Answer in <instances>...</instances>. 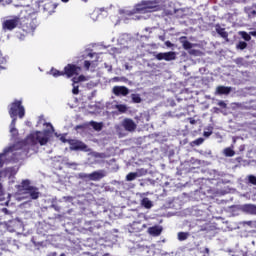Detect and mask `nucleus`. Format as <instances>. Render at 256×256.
<instances>
[{
	"label": "nucleus",
	"instance_id": "nucleus-1",
	"mask_svg": "<svg viewBox=\"0 0 256 256\" xmlns=\"http://www.w3.org/2000/svg\"><path fill=\"white\" fill-rule=\"evenodd\" d=\"M43 125L46 127V130L31 133L24 141L22 148L21 144H14L5 148L3 153H0V169L5 165V161H19V159H23L29 153L30 155L37 153L39 145L43 146L49 143L48 133L55 132V128H53L51 123L44 122Z\"/></svg>",
	"mask_w": 256,
	"mask_h": 256
},
{
	"label": "nucleus",
	"instance_id": "nucleus-2",
	"mask_svg": "<svg viewBox=\"0 0 256 256\" xmlns=\"http://www.w3.org/2000/svg\"><path fill=\"white\" fill-rule=\"evenodd\" d=\"M166 0H144L140 4L136 5L135 15L132 19L141 21L148 19L149 13H155L156 11H163L165 9Z\"/></svg>",
	"mask_w": 256,
	"mask_h": 256
},
{
	"label": "nucleus",
	"instance_id": "nucleus-3",
	"mask_svg": "<svg viewBox=\"0 0 256 256\" xmlns=\"http://www.w3.org/2000/svg\"><path fill=\"white\" fill-rule=\"evenodd\" d=\"M23 193L17 196V201H23L24 199H39V188L31 186V181L23 180L21 183Z\"/></svg>",
	"mask_w": 256,
	"mask_h": 256
},
{
	"label": "nucleus",
	"instance_id": "nucleus-4",
	"mask_svg": "<svg viewBox=\"0 0 256 256\" xmlns=\"http://www.w3.org/2000/svg\"><path fill=\"white\" fill-rule=\"evenodd\" d=\"M23 102L21 100H16L9 106V115L11 119H16L17 121V115L19 119H23L25 117V107L22 104Z\"/></svg>",
	"mask_w": 256,
	"mask_h": 256
},
{
	"label": "nucleus",
	"instance_id": "nucleus-5",
	"mask_svg": "<svg viewBox=\"0 0 256 256\" xmlns=\"http://www.w3.org/2000/svg\"><path fill=\"white\" fill-rule=\"evenodd\" d=\"M155 59L157 61H175L177 59V53L175 52H160L154 53Z\"/></svg>",
	"mask_w": 256,
	"mask_h": 256
},
{
	"label": "nucleus",
	"instance_id": "nucleus-6",
	"mask_svg": "<svg viewBox=\"0 0 256 256\" xmlns=\"http://www.w3.org/2000/svg\"><path fill=\"white\" fill-rule=\"evenodd\" d=\"M81 73V67L73 64H68L64 68V75H67V77H73V75H79Z\"/></svg>",
	"mask_w": 256,
	"mask_h": 256
},
{
	"label": "nucleus",
	"instance_id": "nucleus-7",
	"mask_svg": "<svg viewBox=\"0 0 256 256\" xmlns=\"http://www.w3.org/2000/svg\"><path fill=\"white\" fill-rule=\"evenodd\" d=\"M19 25V18L8 19L3 22L2 29L4 31H13Z\"/></svg>",
	"mask_w": 256,
	"mask_h": 256
},
{
	"label": "nucleus",
	"instance_id": "nucleus-8",
	"mask_svg": "<svg viewBox=\"0 0 256 256\" xmlns=\"http://www.w3.org/2000/svg\"><path fill=\"white\" fill-rule=\"evenodd\" d=\"M112 92L116 97H127L129 95V88L125 86H114Z\"/></svg>",
	"mask_w": 256,
	"mask_h": 256
},
{
	"label": "nucleus",
	"instance_id": "nucleus-9",
	"mask_svg": "<svg viewBox=\"0 0 256 256\" xmlns=\"http://www.w3.org/2000/svg\"><path fill=\"white\" fill-rule=\"evenodd\" d=\"M122 126L124 127L125 131L132 132L137 129V124L132 119L126 118L122 122Z\"/></svg>",
	"mask_w": 256,
	"mask_h": 256
},
{
	"label": "nucleus",
	"instance_id": "nucleus-10",
	"mask_svg": "<svg viewBox=\"0 0 256 256\" xmlns=\"http://www.w3.org/2000/svg\"><path fill=\"white\" fill-rule=\"evenodd\" d=\"M17 175V169L10 167L6 168L4 171L0 172V178L1 177H8V179H13Z\"/></svg>",
	"mask_w": 256,
	"mask_h": 256
},
{
	"label": "nucleus",
	"instance_id": "nucleus-11",
	"mask_svg": "<svg viewBox=\"0 0 256 256\" xmlns=\"http://www.w3.org/2000/svg\"><path fill=\"white\" fill-rule=\"evenodd\" d=\"M70 149L72 151H87V144L81 141H75L71 144Z\"/></svg>",
	"mask_w": 256,
	"mask_h": 256
},
{
	"label": "nucleus",
	"instance_id": "nucleus-12",
	"mask_svg": "<svg viewBox=\"0 0 256 256\" xmlns=\"http://www.w3.org/2000/svg\"><path fill=\"white\" fill-rule=\"evenodd\" d=\"M105 177V171H94L89 174V181H101Z\"/></svg>",
	"mask_w": 256,
	"mask_h": 256
},
{
	"label": "nucleus",
	"instance_id": "nucleus-13",
	"mask_svg": "<svg viewBox=\"0 0 256 256\" xmlns=\"http://www.w3.org/2000/svg\"><path fill=\"white\" fill-rule=\"evenodd\" d=\"M11 195L3 193V185L0 183V205H9Z\"/></svg>",
	"mask_w": 256,
	"mask_h": 256
},
{
	"label": "nucleus",
	"instance_id": "nucleus-14",
	"mask_svg": "<svg viewBox=\"0 0 256 256\" xmlns=\"http://www.w3.org/2000/svg\"><path fill=\"white\" fill-rule=\"evenodd\" d=\"M149 235H152L153 237H159L161 233H163V227L162 226H152L148 228Z\"/></svg>",
	"mask_w": 256,
	"mask_h": 256
},
{
	"label": "nucleus",
	"instance_id": "nucleus-15",
	"mask_svg": "<svg viewBox=\"0 0 256 256\" xmlns=\"http://www.w3.org/2000/svg\"><path fill=\"white\" fill-rule=\"evenodd\" d=\"M233 91V88L227 86H218L216 88L215 95H229Z\"/></svg>",
	"mask_w": 256,
	"mask_h": 256
},
{
	"label": "nucleus",
	"instance_id": "nucleus-16",
	"mask_svg": "<svg viewBox=\"0 0 256 256\" xmlns=\"http://www.w3.org/2000/svg\"><path fill=\"white\" fill-rule=\"evenodd\" d=\"M242 211L248 213V215H256V205L246 204L242 206Z\"/></svg>",
	"mask_w": 256,
	"mask_h": 256
},
{
	"label": "nucleus",
	"instance_id": "nucleus-17",
	"mask_svg": "<svg viewBox=\"0 0 256 256\" xmlns=\"http://www.w3.org/2000/svg\"><path fill=\"white\" fill-rule=\"evenodd\" d=\"M39 26V21H37V19L36 18H34V19H32L31 21H30V23H28L27 25H26V27H27V32L28 33H34V31L37 29V27Z\"/></svg>",
	"mask_w": 256,
	"mask_h": 256
},
{
	"label": "nucleus",
	"instance_id": "nucleus-18",
	"mask_svg": "<svg viewBox=\"0 0 256 256\" xmlns=\"http://www.w3.org/2000/svg\"><path fill=\"white\" fill-rule=\"evenodd\" d=\"M16 123H17V120L14 118L11 121L10 126H9L10 133H11L12 137H17V135H19V130H17V128L15 127Z\"/></svg>",
	"mask_w": 256,
	"mask_h": 256
},
{
	"label": "nucleus",
	"instance_id": "nucleus-19",
	"mask_svg": "<svg viewBox=\"0 0 256 256\" xmlns=\"http://www.w3.org/2000/svg\"><path fill=\"white\" fill-rule=\"evenodd\" d=\"M24 199L27 200L19 205L20 209H31V206L33 205V201H31L32 198L28 197ZM24 199L22 201H24Z\"/></svg>",
	"mask_w": 256,
	"mask_h": 256
},
{
	"label": "nucleus",
	"instance_id": "nucleus-20",
	"mask_svg": "<svg viewBox=\"0 0 256 256\" xmlns=\"http://www.w3.org/2000/svg\"><path fill=\"white\" fill-rule=\"evenodd\" d=\"M187 37L183 36L180 38V43H182V46L184 49L188 50V49H193V44L189 41L186 40Z\"/></svg>",
	"mask_w": 256,
	"mask_h": 256
},
{
	"label": "nucleus",
	"instance_id": "nucleus-21",
	"mask_svg": "<svg viewBox=\"0 0 256 256\" xmlns=\"http://www.w3.org/2000/svg\"><path fill=\"white\" fill-rule=\"evenodd\" d=\"M141 205L145 209H151L153 207V201H151L149 198H143L141 200Z\"/></svg>",
	"mask_w": 256,
	"mask_h": 256
},
{
	"label": "nucleus",
	"instance_id": "nucleus-22",
	"mask_svg": "<svg viewBox=\"0 0 256 256\" xmlns=\"http://www.w3.org/2000/svg\"><path fill=\"white\" fill-rule=\"evenodd\" d=\"M191 237V234L189 232H178L177 239L178 241H187Z\"/></svg>",
	"mask_w": 256,
	"mask_h": 256
},
{
	"label": "nucleus",
	"instance_id": "nucleus-23",
	"mask_svg": "<svg viewBox=\"0 0 256 256\" xmlns=\"http://www.w3.org/2000/svg\"><path fill=\"white\" fill-rule=\"evenodd\" d=\"M90 126L93 127L94 131H101L103 129V122L91 121Z\"/></svg>",
	"mask_w": 256,
	"mask_h": 256
},
{
	"label": "nucleus",
	"instance_id": "nucleus-24",
	"mask_svg": "<svg viewBox=\"0 0 256 256\" xmlns=\"http://www.w3.org/2000/svg\"><path fill=\"white\" fill-rule=\"evenodd\" d=\"M216 32L218 33V35H220V37H222V39H227V37H229V34L227 33V31H225L224 28L217 27Z\"/></svg>",
	"mask_w": 256,
	"mask_h": 256
},
{
	"label": "nucleus",
	"instance_id": "nucleus-25",
	"mask_svg": "<svg viewBox=\"0 0 256 256\" xmlns=\"http://www.w3.org/2000/svg\"><path fill=\"white\" fill-rule=\"evenodd\" d=\"M137 177H141V175L138 174V172H130L126 176V181H135V179H137Z\"/></svg>",
	"mask_w": 256,
	"mask_h": 256
},
{
	"label": "nucleus",
	"instance_id": "nucleus-26",
	"mask_svg": "<svg viewBox=\"0 0 256 256\" xmlns=\"http://www.w3.org/2000/svg\"><path fill=\"white\" fill-rule=\"evenodd\" d=\"M74 200L73 196H64L58 200V203H73Z\"/></svg>",
	"mask_w": 256,
	"mask_h": 256
},
{
	"label": "nucleus",
	"instance_id": "nucleus-27",
	"mask_svg": "<svg viewBox=\"0 0 256 256\" xmlns=\"http://www.w3.org/2000/svg\"><path fill=\"white\" fill-rule=\"evenodd\" d=\"M103 11H105V8H97V9H95L94 12L92 13L93 21H97V16L99 15V13H103Z\"/></svg>",
	"mask_w": 256,
	"mask_h": 256
},
{
	"label": "nucleus",
	"instance_id": "nucleus-28",
	"mask_svg": "<svg viewBox=\"0 0 256 256\" xmlns=\"http://www.w3.org/2000/svg\"><path fill=\"white\" fill-rule=\"evenodd\" d=\"M131 99L133 103H141L143 99H141V95L139 94H131Z\"/></svg>",
	"mask_w": 256,
	"mask_h": 256
},
{
	"label": "nucleus",
	"instance_id": "nucleus-29",
	"mask_svg": "<svg viewBox=\"0 0 256 256\" xmlns=\"http://www.w3.org/2000/svg\"><path fill=\"white\" fill-rule=\"evenodd\" d=\"M224 155L226 157H234L235 156V151H233V149H231V148H225L224 149Z\"/></svg>",
	"mask_w": 256,
	"mask_h": 256
},
{
	"label": "nucleus",
	"instance_id": "nucleus-30",
	"mask_svg": "<svg viewBox=\"0 0 256 256\" xmlns=\"http://www.w3.org/2000/svg\"><path fill=\"white\" fill-rule=\"evenodd\" d=\"M72 81L73 83H81L83 81H87V78L84 75H80L78 77H74Z\"/></svg>",
	"mask_w": 256,
	"mask_h": 256
},
{
	"label": "nucleus",
	"instance_id": "nucleus-31",
	"mask_svg": "<svg viewBox=\"0 0 256 256\" xmlns=\"http://www.w3.org/2000/svg\"><path fill=\"white\" fill-rule=\"evenodd\" d=\"M236 49H239L240 51H243L244 49H247V42H245V41H240V42L236 45Z\"/></svg>",
	"mask_w": 256,
	"mask_h": 256
},
{
	"label": "nucleus",
	"instance_id": "nucleus-32",
	"mask_svg": "<svg viewBox=\"0 0 256 256\" xmlns=\"http://www.w3.org/2000/svg\"><path fill=\"white\" fill-rule=\"evenodd\" d=\"M50 73L53 75V77H61V75H65L64 72H61L57 69H51Z\"/></svg>",
	"mask_w": 256,
	"mask_h": 256
},
{
	"label": "nucleus",
	"instance_id": "nucleus-33",
	"mask_svg": "<svg viewBox=\"0 0 256 256\" xmlns=\"http://www.w3.org/2000/svg\"><path fill=\"white\" fill-rule=\"evenodd\" d=\"M116 109L120 113H125L127 111V106L125 104H118V105H116Z\"/></svg>",
	"mask_w": 256,
	"mask_h": 256
},
{
	"label": "nucleus",
	"instance_id": "nucleus-34",
	"mask_svg": "<svg viewBox=\"0 0 256 256\" xmlns=\"http://www.w3.org/2000/svg\"><path fill=\"white\" fill-rule=\"evenodd\" d=\"M240 35L244 41H249L251 39V34L247 32H240Z\"/></svg>",
	"mask_w": 256,
	"mask_h": 256
},
{
	"label": "nucleus",
	"instance_id": "nucleus-35",
	"mask_svg": "<svg viewBox=\"0 0 256 256\" xmlns=\"http://www.w3.org/2000/svg\"><path fill=\"white\" fill-rule=\"evenodd\" d=\"M78 179H84L85 181H90L89 180V174L85 172H81L78 174Z\"/></svg>",
	"mask_w": 256,
	"mask_h": 256
},
{
	"label": "nucleus",
	"instance_id": "nucleus-36",
	"mask_svg": "<svg viewBox=\"0 0 256 256\" xmlns=\"http://www.w3.org/2000/svg\"><path fill=\"white\" fill-rule=\"evenodd\" d=\"M59 203H62V202H59V200H56L52 205V209H55V211H61V206L59 205Z\"/></svg>",
	"mask_w": 256,
	"mask_h": 256
},
{
	"label": "nucleus",
	"instance_id": "nucleus-37",
	"mask_svg": "<svg viewBox=\"0 0 256 256\" xmlns=\"http://www.w3.org/2000/svg\"><path fill=\"white\" fill-rule=\"evenodd\" d=\"M73 95H79V85L77 83L73 82V89H72Z\"/></svg>",
	"mask_w": 256,
	"mask_h": 256
},
{
	"label": "nucleus",
	"instance_id": "nucleus-38",
	"mask_svg": "<svg viewBox=\"0 0 256 256\" xmlns=\"http://www.w3.org/2000/svg\"><path fill=\"white\" fill-rule=\"evenodd\" d=\"M248 183H251V185H256V177L254 175H249Z\"/></svg>",
	"mask_w": 256,
	"mask_h": 256
},
{
	"label": "nucleus",
	"instance_id": "nucleus-39",
	"mask_svg": "<svg viewBox=\"0 0 256 256\" xmlns=\"http://www.w3.org/2000/svg\"><path fill=\"white\" fill-rule=\"evenodd\" d=\"M203 141H205V139L198 138V139L194 140L192 143H193V145H203Z\"/></svg>",
	"mask_w": 256,
	"mask_h": 256
},
{
	"label": "nucleus",
	"instance_id": "nucleus-40",
	"mask_svg": "<svg viewBox=\"0 0 256 256\" xmlns=\"http://www.w3.org/2000/svg\"><path fill=\"white\" fill-rule=\"evenodd\" d=\"M247 13H248L249 17H255L256 16V10L248 9Z\"/></svg>",
	"mask_w": 256,
	"mask_h": 256
},
{
	"label": "nucleus",
	"instance_id": "nucleus-41",
	"mask_svg": "<svg viewBox=\"0 0 256 256\" xmlns=\"http://www.w3.org/2000/svg\"><path fill=\"white\" fill-rule=\"evenodd\" d=\"M84 67H85V69L89 70V67H91V62L89 60H85Z\"/></svg>",
	"mask_w": 256,
	"mask_h": 256
},
{
	"label": "nucleus",
	"instance_id": "nucleus-42",
	"mask_svg": "<svg viewBox=\"0 0 256 256\" xmlns=\"http://www.w3.org/2000/svg\"><path fill=\"white\" fill-rule=\"evenodd\" d=\"M211 135H213V131H204V137H211Z\"/></svg>",
	"mask_w": 256,
	"mask_h": 256
},
{
	"label": "nucleus",
	"instance_id": "nucleus-43",
	"mask_svg": "<svg viewBox=\"0 0 256 256\" xmlns=\"http://www.w3.org/2000/svg\"><path fill=\"white\" fill-rule=\"evenodd\" d=\"M113 53H116V54L123 53V49H121V48H113Z\"/></svg>",
	"mask_w": 256,
	"mask_h": 256
},
{
	"label": "nucleus",
	"instance_id": "nucleus-44",
	"mask_svg": "<svg viewBox=\"0 0 256 256\" xmlns=\"http://www.w3.org/2000/svg\"><path fill=\"white\" fill-rule=\"evenodd\" d=\"M1 211L4 213V215H11V212H9L7 208H2Z\"/></svg>",
	"mask_w": 256,
	"mask_h": 256
},
{
	"label": "nucleus",
	"instance_id": "nucleus-45",
	"mask_svg": "<svg viewBox=\"0 0 256 256\" xmlns=\"http://www.w3.org/2000/svg\"><path fill=\"white\" fill-rule=\"evenodd\" d=\"M189 123L191 125H195V123H197V120L196 119H193V118H189Z\"/></svg>",
	"mask_w": 256,
	"mask_h": 256
},
{
	"label": "nucleus",
	"instance_id": "nucleus-46",
	"mask_svg": "<svg viewBox=\"0 0 256 256\" xmlns=\"http://www.w3.org/2000/svg\"><path fill=\"white\" fill-rule=\"evenodd\" d=\"M219 107H227V104L224 101L218 103Z\"/></svg>",
	"mask_w": 256,
	"mask_h": 256
},
{
	"label": "nucleus",
	"instance_id": "nucleus-47",
	"mask_svg": "<svg viewBox=\"0 0 256 256\" xmlns=\"http://www.w3.org/2000/svg\"><path fill=\"white\" fill-rule=\"evenodd\" d=\"M165 45L166 47H173V43H171V41H166Z\"/></svg>",
	"mask_w": 256,
	"mask_h": 256
},
{
	"label": "nucleus",
	"instance_id": "nucleus-48",
	"mask_svg": "<svg viewBox=\"0 0 256 256\" xmlns=\"http://www.w3.org/2000/svg\"><path fill=\"white\" fill-rule=\"evenodd\" d=\"M125 69H126L127 71H131V69H133V67H132V66H129V64H125Z\"/></svg>",
	"mask_w": 256,
	"mask_h": 256
},
{
	"label": "nucleus",
	"instance_id": "nucleus-49",
	"mask_svg": "<svg viewBox=\"0 0 256 256\" xmlns=\"http://www.w3.org/2000/svg\"><path fill=\"white\" fill-rule=\"evenodd\" d=\"M105 67H106V69H108L109 72H111L112 69H113L111 66H109V65H107V64H105Z\"/></svg>",
	"mask_w": 256,
	"mask_h": 256
},
{
	"label": "nucleus",
	"instance_id": "nucleus-50",
	"mask_svg": "<svg viewBox=\"0 0 256 256\" xmlns=\"http://www.w3.org/2000/svg\"><path fill=\"white\" fill-rule=\"evenodd\" d=\"M250 35H252V37H256V30L250 31Z\"/></svg>",
	"mask_w": 256,
	"mask_h": 256
},
{
	"label": "nucleus",
	"instance_id": "nucleus-51",
	"mask_svg": "<svg viewBox=\"0 0 256 256\" xmlns=\"http://www.w3.org/2000/svg\"><path fill=\"white\" fill-rule=\"evenodd\" d=\"M174 13H183V10H181V9L174 10Z\"/></svg>",
	"mask_w": 256,
	"mask_h": 256
},
{
	"label": "nucleus",
	"instance_id": "nucleus-52",
	"mask_svg": "<svg viewBox=\"0 0 256 256\" xmlns=\"http://www.w3.org/2000/svg\"><path fill=\"white\" fill-rule=\"evenodd\" d=\"M160 41H165V36H159Z\"/></svg>",
	"mask_w": 256,
	"mask_h": 256
},
{
	"label": "nucleus",
	"instance_id": "nucleus-53",
	"mask_svg": "<svg viewBox=\"0 0 256 256\" xmlns=\"http://www.w3.org/2000/svg\"><path fill=\"white\" fill-rule=\"evenodd\" d=\"M95 55V53H89L88 56H90L91 58H93V56Z\"/></svg>",
	"mask_w": 256,
	"mask_h": 256
},
{
	"label": "nucleus",
	"instance_id": "nucleus-54",
	"mask_svg": "<svg viewBox=\"0 0 256 256\" xmlns=\"http://www.w3.org/2000/svg\"><path fill=\"white\" fill-rule=\"evenodd\" d=\"M190 55H195V50H191Z\"/></svg>",
	"mask_w": 256,
	"mask_h": 256
},
{
	"label": "nucleus",
	"instance_id": "nucleus-55",
	"mask_svg": "<svg viewBox=\"0 0 256 256\" xmlns=\"http://www.w3.org/2000/svg\"><path fill=\"white\" fill-rule=\"evenodd\" d=\"M62 3H69V0H61Z\"/></svg>",
	"mask_w": 256,
	"mask_h": 256
},
{
	"label": "nucleus",
	"instance_id": "nucleus-56",
	"mask_svg": "<svg viewBox=\"0 0 256 256\" xmlns=\"http://www.w3.org/2000/svg\"><path fill=\"white\" fill-rule=\"evenodd\" d=\"M113 80L114 81H119V77H114Z\"/></svg>",
	"mask_w": 256,
	"mask_h": 256
},
{
	"label": "nucleus",
	"instance_id": "nucleus-57",
	"mask_svg": "<svg viewBox=\"0 0 256 256\" xmlns=\"http://www.w3.org/2000/svg\"><path fill=\"white\" fill-rule=\"evenodd\" d=\"M247 223V225H251V221H248V222H246Z\"/></svg>",
	"mask_w": 256,
	"mask_h": 256
},
{
	"label": "nucleus",
	"instance_id": "nucleus-58",
	"mask_svg": "<svg viewBox=\"0 0 256 256\" xmlns=\"http://www.w3.org/2000/svg\"><path fill=\"white\" fill-rule=\"evenodd\" d=\"M206 252L209 253V248H206Z\"/></svg>",
	"mask_w": 256,
	"mask_h": 256
},
{
	"label": "nucleus",
	"instance_id": "nucleus-59",
	"mask_svg": "<svg viewBox=\"0 0 256 256\" xmlns=\"http://www.w3.org/2000/svg\"><path fill=\"white\" fill-rule=\"evenodd\" d=\"M82 1H84V3H87L89 0H82Z\"/></svg>",
	"mask_w": 256,
	"mask_h": 256
},
{
	"label": "nucleus",
	"instance_id": "nucleus-60",
	"mask_svg": "<svg viewBox=\"0 0 256 256\" xmlns=\"http://www.w3.org/2000/svg\"><path fill=\"white\" fill-rule=\"evenodd\" d=\"M60 256H65V253L60 254Z\"/></svg>",
	"mask_w": 256,
	"mask_h": 256
},
{
	"label": "nucleus",
	"instance_id": "nucleus-61",
	"mask_svg": "<svg viewBox=\"0 0 256 256\" xmlns=\"http://www.w3.org/2000/svg\"><path fill=\"white\" fill-rule=\"evenodd\" d=\"M0 69H5L3 66L0 65Z\"/></svg>",
	"mask_w": 256,
	"mask_h": 256
},
{
	"label": "nucleus",
	"instance_id": "nucleus-62",
	"mask_svg": "<svg viewBox=\"0 0 256 256\" xmlns=\"http://www.w3.org/2000/svg\"><path fill=\"white\" fill-rule=\"evenodd\" d=\"M39 123H43V120H39Z\"/></svg>",
	"mask_w": 256,
	"mask_h": 256
},
{
	"label": "nucleus",
	"instance_id": "nucleus-63",
	"mask_svg": "<svg viewBox=\"0 0 256 256\" xmlns=\"http://www.w3.org/2000/svg\"><path fill=\"white\" fill-rule=\"evenodd\" d=\"M77 129H81V126H77Z\"/></svg>",
	"mask_w": 256,
	"mask_h": 256
},
{
	"label": "nucleus",
	"instance_id": "nucleus-64",
	"mask_svg": "<svg viewBox=\"0 0 256 256\" xmlns=\"http://www.w3.org/2000/svg\"><path fill=\"white\" fill-rule=\"evenodd\" d=\"M104 256H107V254H105Z\"/></svg>",
	"mask_w": 256,
	"mask_h": 256
}]
</instances>
